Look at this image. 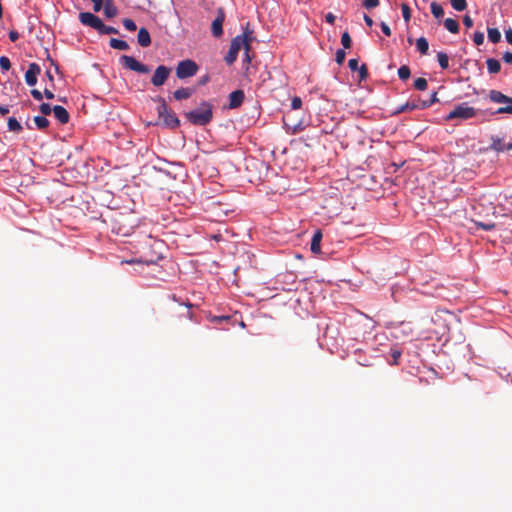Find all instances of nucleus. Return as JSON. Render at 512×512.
<instances>
[{
  "label": "nucleus",
  "mask_w": 512,
  "mask_h": 512,
  "mask_svg": "<svg viewBox=\"0 0 512 512\" xmlns=\"http://www.w3.org/2000/svg\"><path fill=\"white\" fill-rule=\"evenodd\" d=\"M252 34L253 31L249 29V23H247L243 34L232 39L229 51L225 56V61L228 65H232L236 61L238 53L242 47L246 51L250 50V45L253 40Z\"/></svg>",
  "instance_id": "f257e3e1"
},
{
  "label": "nucleus",
  "mask_w": 512,
  "mask_h": 512,
  "mask_svg": "<svg viewBox=\"0 0 512 512\" xmlns=\"http://www.w3.org/2000/svg\"><path fill=\"white\" fill-rule=\"evenodd\" d=\"M185 118L193 125L205 126L213 118V107L209 102L203 101L199 108L185 113Z\"/></svg>",
  "instance_id": "f03ea898"
},
{
  "label": "nucleus",
  "mask_w": 512,
  "mask_h": 512,
  "mask_svg": "<svg viewBox=\"0 0 512 512\" xmlns=\"http://www.w3.org/2000/svg\"><path fill=\"white\" fill-rule=\"evenodd\" d=\"M156 101L159 103L157 112L163 125L171 129L177 128L180 125V120L174 112L168 109L165 99L161 96H158Z\"/></svg>",
  "instance_id": "7ed1b4c3"
},
{
  "label": "nucleus",
  "mask_w": 512,
  "mask_h": 512,
  "mask_svg": "<svg viewBox=\"0 0 512 512\" xmlns=\"http://www.w3.org/2000/svg\"><path fill=\"white\" fill-rule=\"evenodd\" d=\"M476 114L477 111L475 108L468 106L467 103H462L460 105L455 106L454 109L449 112L445 119L447 121H451L454 119L467 120L475 117Z\"/></svg>",
  "instance_id": "20e7f679"
},
{
  "label": "nucleus",
  "mask_w": 512,
  "mask_h": 512,
  "mask_svg": "<svg viewBox=\"0 0 512 512\" xmlns=\"http://www.w3.org/2000/svg\"><path fill=\"white\" fill-rule=\"evenodd\" d=\"M134 226L128 221V218L120 215L118 218H114L112 222V231L120 236H129L132 234Z\"/></svg>",
  "instance_id": "39448f33"
},
{
  "label": "nucleus",
  "mask_w": 512,
  "mask_h": 512,
  "mask_svg": "<svg viewBox=\"0 0 512 512\" xmlns=\"http://www.w3.org/2000/svg\"><path fill=\"white\" fill-rule=\"evenodd\" d=\"M198 71V65L190 59L180 61L176 67V76L186 79L194 76Z\"/></svg>",
  "instance_id": "423d86ee"
},
{
  "label": "nucleus",
  "mask_w": 512,
  "mask_h": 512,
  "mask_svg": "<svg viewBox=\"0 0 512 512\" xmlns=\"http://www.w3.org/2000/svg\"><path fill=\"white\" fill-rule=\"evenodd\" d=\"M120 62L124 68L135 71L137 73L147 74L150 72V69L147 65L140 63L132 56L122 55L120 57Z\"/></svg>",
  "instance_id": "0eeeda50"
},
{
  "label": "nucleus",
  "mask_w": 512,
  "mask_h": 512,
  "mask_svg": "<svg viewBox=\"0 0 512 512\" xmlns=\"http://www.w3.org/2000/svg\"><path fill=\"white\" fill-rule=\"evenodd\" d=\"M170 74H171V68H169L165 65H160L156 68V70L151 78V83L156 87H160V86L164 85V83L169 78Z\"/></svg>",
  "instance_id": "6e6552de"
},
{
  "label": "nucleus",
  "mask_w": 512,
  "mask_h": 512,
  "mask_svg": "<svg viewBox=\"0 0 512 512\" xmlns=\"http://www.w3.org/2000/svg\"><path fill=\"white\" fill-rule=\"evenodd\" d=\"M225 21V11L223 8L217 9V16L211 24L212 35L219 38L223 35V23Z\"/></svg>",
  "instance_id": "1a4fd4ad"
},
{
  "label": "nucleus",
  "mask_w": 512,
  "mask_h": 512,
  "mask_svg": "<svg viewBox=\"0 0 512 512\" xmlns=\"http://www.w3.org/2000/svg\"><path fill=\"white\" fill-rule=\"evenodd\" d=\"M79 19H80V22L83 24V25H86V26H89V27H92L94 28L95 30L98 31V28L102 22V20L94 15L93 13L91 12H82L79 14Z\"/></svg>",
  "instance_id": "9d476101"
},
{
  "label": "nucleus",
  "mask_w": 512,
  "mask_h": 512,
  "mask_svg": "<svg viewBox=\"0 0 512 512\" xmlns=\"http://www.w3.org/2000/svg\"><path fill=\"white\" fill-rule=\"evenodd\" d=\"M40 72V66L36 63H31L25 73V81L27 85L34 86L37 83V76Z\"/></svg>",
  "instance_id": "9b49d317"
},
{
  "label": "nucleus",
  "mask_w": 512,
  "mask_h": 512,
  "mask_svg": "<svg viewBox=\"0 0 512 512\" xmlns=\"http://www.w3.org/2000/svg\"><path fill=\"white\" fill-rule=\"evenodd\" d=\"M491 145L490 149L496 151V152H504V151H511L512 150V142L505 143L503 139L492 136L491 137Z\"/></svg>",
  "instance_id": "f8f14e48"
},
{
  "label": "nucleus",
  "mask_w": 512,
  "mask_h": 512,
  "mask_svg": "<svg viewBox=\"0 0 512 512\" xmlns=\"http://www.w3.org/2000/svg\"><path fill=\"white\" fill-rule=\"evenodd\" d=\"M245 98L242 90H235L229 95V108L236 109L241 106Z\"/></svg>",
  "instance_id": "ddd939ff"
},
{
  "label": "nucleus",
  "mask_w": 512,
  "mask_h": 512,
  "mask_svg": "<svg viewBox=\"0 0 512 512\" xmlns=\"http://www.w3.org/2000/svg\"><path fill=\"white\" fill-rule=\"evenodd\" d=\"M489 99L494 103L512 104V97H508L498 90H490Z\"/></svg>",
  "instance_id": "4468645a"
},
{
  "label": "nucleus",
  "mask_w": 512,
  "mask_h": 512,
  "mask_svg": "<svg viewBox=\"0 0 512 512\" xmlns=\"http://www.w3.org/2000/svg\"><path fill=\"white\" fill-rule=\"evenodd\" d=\"M53 114H54V117L61 123V124H66L68 123L69 121V113L68 111L63 107V106H60V105H56L53 107Z\"/></svg>",
  "instance_id": "2eb2a0df"
},
{
  "label": "nucleus",
  "mask_w": 512,
  "mask_h": 512,
  "mask_svg": "<svg viewBox=\"0 0 512 512\" xmlns=\"http://www.w3.org/2000/svg\"><path fill=\"white\" fill-rule=\"evenodd\" d=\"M194 92H195L194 88L183 87V88H179L176 91H174L173 97L178 101H182V100L190 98L194 94Z\"/></svg>",
  "instance_id": "dca6fc26"
},
{
  "label": "nucleus",
  "mask_w": 512,
  "mask_h": 512,
  "mask_svg": "<svg viewBox=\"0 0 512 512\" xmlns=\"http://www.w3.org/2000/svg\"><path fill=\"white\" fill-rule=\"evenodd\" d=\"M138 44L141 47H148L151 44V37L148 30L144 27L140 28L137 35Z\"/></svg>",
  "instance_id": "f3484780"
},
{
  "label": "nucleus",
  "mask_w": 512,
  "mask_h": 512,
  "mask_svg": "<svg viewBox=\"0 0 512 512\" xmlns=\"http://www.w3.org/2000/svg\"><path fill=\"white\" fill-rule=\"evenodd\" d=\"M321 240H322V232L320 230H316L311 240V252L314 254H319L321 252Z\"/></svg>",
  "instance_id": "a211bd4d"
},
{
  "label": "nucleus",
  "mask_w": 512,
  "mask_h": 512,
  "mask_svg": "<svg viewBox=\"0 0 512 512\" xmlns=\"http://www.w3.org/2000/svg\"><path fill=\"white\" fill-rule=\"evenodd\" d=\"M486 64H487V69H488L489 73H491V74H496L501 69V64L497 59L489 58V59H487Z\"/></svg>",
  "instance_id": "6ab92c4d"
},
{
  "label": "nucleus",
  "mask_w": 512,
  "mask_h": 512,
  "mask_svg": "<svg viewBox=\"0 0 512 512\" xmlns=\"http://www.w3.org/2000/svg\"><path fill=\"white\" fill-rule=\"evenodd\" d=\"M109 44H110V47H112L113 49H117V50H128L129 49V44L124 40L111 38L109 41Z\"/></svg>",
  "instance_id": "aec40b11"
},
{
  "label": "nucleus",
  "mask_w": 512,
  "mask_h": 512,
  "mask_svg": "<svg viewBox=\"0 0 512 512\" xmlns=\"http://www.w3.org/2000/svg\"><path fill=\"white\" fill-rule=\"evenodd\" d=\"M444 26L445 28L453 33V34H456L459 32V23L455 20V19H452V18H447L445 21H444Z\"/></svg>",
  "instance_id": "412c9836"
},
{
  "label": "nucleus",
  "mask_w": 512,
  "mask_h": 512,
  "mask_svg": "<svg viewBox=\"0 0 512 512\" xmlns=\"http://www.w3.org/2000/svg\"><path fill=\"white\" fill-rule=\"evenodd\" d=\"M417 50L422 54H427L429 50V43L425 37H420L416 41Z\"/></svg>",
  "instance_id": "4be33fe9"
},
{
  "label": "nucleus",
  "mask_w": 512,
  "mask_h": 512,
  "mask_svg": "<svg viewBox=\"0 0 512 512\" xmlns=\"http://www.w3.org/2000/svg\"><path fill=\"white\" fill-rule=\"evenodd\" d=\"M9 131L19 133L22 131V125L15 117H10L7 122Z\"/></svg>",
  "instance_id": "5701e85b"
},
{
  "label": "nucleus",
  "mask_w": 512,
  "mask_h": 512,
  "mask_svg": "<svg viewBox=\"0 0 512 512\" xmlns=\"http://www.w3.org/2000/svg\"><path fill=\"white\" fill-rule=\"evenodd\" d=\"M431 13L436 19H441L444 16V10L442 6L437 2L431 3Z\"/></svg>",
  "instance_id": "b1692460"
},
{
  "label": "nucleus",
  "mask_w": 512,
  "mask_h": 512,
  "mask_svg": "<svg viewBox=\"0 0 512 512\" xmlns=\"http://www.w3.org/2000/svg\"><path fill=\"white\" fill-rule=\"evenodd\" d=\"M191 306L190 305H187V306H182V305H179L178 306V310L179 312L176 313L178 316L180 317H183L185 319H188L190 320L192 318V312H191Z\"/></svg>",
  "instance_id": "393cba45"
},
{
  "label": "nucleus",
  "mask_w": 512,
  "mask_h": 512,
  "mask_svg": "<svg viewBox=\"0 0 512 512\" xmlns=\"http://www.w3.org/2000/svg\"><path fill=\"white\" fill-rule=\"evenodd\" d=\"M34 123L40 130H44L49 126V120L44 116H35Z\"/></svg>",
  "instance_id": "a878e982"
},
{
  "label": "nucleus",
  "mask_w": 512,
  "mask_h": 512,
  "mask_svg": "<svg viewBox=\"0 0 512 512\" xmlns=\"http://www.w3.org/2000/svg\"><path fill=\"white\" fill-rule=\"evenodd\" d=\"M488 39L492 43H498L501 39V33L497 28H488Z\"/></svg>",
  "instance_id": "bb28decb"
},
{
  "label": "nucleus",
  "mask_w": 512,
  "mask_h": 512,
  "mask_svg": "<svg viewBox=\"0 0 512 512\" xmlns=\"http://www.w3.org/2000/svg\"><path fill=\"white\" fill-rule=\"evenodd\" d=\"M437 60L442 69H447L449 67V57L445 52H438Z\"/></svg>",
  "instance_id": "cd10ccee"
},
{
  "label": "nucleus",
  "mask_w": 512,
  "mask_h": 512,
  "mask_svg": "<svg viewBox=\"0 0 512 512\" xmlns=\"http://www.w3.org/2000/svg\"><path fill=\"white\" fill-rule=\"evenodd\" d=\"M98 32L100 34H118L119 31L118 29H116L115 27H112V26H107L103 23V21L101 22L99 28H98Z\"/></svg>",
  "instance_id": "c85d7f7f"
},
{
  "label": "nucleus",
  "mask_w": 512,
  "mask_h": 512,
  "mask_svg": "<svg viewBox=\"0 0 512 512\" xmlns=\"http://www.w3.org/2000/svg\"><path fill=\"white\" fill-rule=\"evenodd\" d=\"M118 14V9L115 5H104V15L107 18H114Z\"/></svg>",
  "instance_id": "c756f323"
},
{
  "label": "nucleus",
  "mask_w": 512,
  "mask_h": 512,
  "mask_svg": "<svg viewBox=\"0 0 512 512\" xmlns=\"http://www.w3.org/2000/svg\"><path fill=\"white\" fill-rule=\"evenodd\" d=\"M419 106H420V101L418 103L407 102L405 105H402L401 107H399L397 112L400 113V112H405L408 110L411 111L414 109H423L422 107H419Z\"/></svg>",
  "instance_id": "7c9ffc66"
},
{
  "label": "nucleus",
  "mask_w": 512,
  "mask_h": 512,
  "mask_svg": "<svg viewBox=\"0 0 512 512\" xmlns=\"http://www.w3.org/2000/svg\"><path fill=\"white\" fill-rule=\"evenodd\" d=\"M410 75H411V71L407 65H402L398 69V76L401 80H403V81L408 80Z\"/></svg>",
  "instance_id": "2f4dec72"
},
{
  "label": "nucleus",
  "mask_w": 512,
  "mask_h": 512,
  "mask_svg": "<svg viewBox=\"0 0 512 512\" xmlns=\"http://www.w3.org/2000/svg\"><path fill=\"white\" fill-rule=\"evenodd\" d=\"M450 3L456 11H464L467 7L466 0H450Z\"/></svg>",
  "instance_id": "473e14b6"
},
{
  "label": "nucleus",
  "mask_w": 512,
  "mask_h": 512,
  "mask_svg": "<svg viewBox=\"0 0 512 512\" xmlns=\"http://www.w3.org/2000/svg\"><path fill=\"white\" fill-rule=\"evenodd\" d=\"M427 86H428V83L425 78L419 77V78L415 79V81H414V87H415V89H417L419 91L426 90Z\"/></svg>",
  "instance_id": "72a5a7b5"
},
{
  "label": "nucleus",
  "mask_w": 512,
  "mask_h": 512,
  "mask_svg": "<svg viewBox=\"0 0 512 512\" xmlns=\"http://www.w3.org/2000/svg\"><path fill=\"white\" fill-rule=\"evenodd\" d=\"M438 101H439V99L437 97V92H434V93H432V95L428 101H420L419 107H422L423 109H425V108L430 107L431 105H433L434 103H436Z\"/></svg>",
  "instance_id": "f704fd0d"
},
{
  "label": "nucleus",
  "mask_w": 512,
  "mask_h": 512,
  "mask_svg": "<svg viewBox=\"0 0 512 512\" xmlns=\"http://www.w3.org/2000/svg\"><path fill=\"white\" fill-rule=\"evenodd\" d=\"M341 44L344 49H349L352 45L350 34L347 31L343 32L341 35Z\"/></svg>",
  "instance_id": "c9c22d12"
},
{
  "label": "nucleus",
  "mask_w": 512,
  "mask_h": 512,
  "mask_svg": "<svg viewBox=\"0 0 512 512\" xmlns=\"http://www.w3.org/2000/svg\"><path fill=\"white\" fill-rule=\"evenodd\" d=\"M401 10H402V16H403L405 22L408 23L410 21V19H411V9H410V7L407 4L402 3L401 4Z\"/></svg>",
  "instance_id": "e433bc0d"
},
{
  "label": "nucleus",
  "mask_w": 512,
  "mask_h": 512,
  "mask_svg": "<svg viewBox=\"0 0 512 512\" xmlns=\"http://www.w3.org/2000/svg\"><path fill=\"white\" fill-rule=\"evenodd\" d=\"M475 225L477 227H480L481 229H483L485 231H491V230H493L496 227L495 223H493V222H479V221H475Z\"/></svg>",
  "instance_id": "4c0bfd02"
},
{
  "label": "nucleus",
  "mask_w": 512,
  "mask_h": 512,
  "mask_svg": "<svg viewBox=\"0 0 512 512\" xmlns=\"http://www.w3.org/2000/svg\"><path fill=\"white\" fill-rule=\"evenodd\" d=\"M0 67L4 71H8L11 68V62L8 57H6V56L0 57Z\"/></svg>",
  "instance_id": "58836bf2"
},
{
  "label": "nucleus",
  "mask_w": 512,
  "mask_h": 512,
  "mask_svg": "<svg viewBox=\"0 0 512 512\" xmlns=\"http://www.w3.org/2000/svg\"><path fill=\"white\" fill-rule=\"evenodd\" d=\"M495 114H512V104L503 105V107L498 108Z\"/></svg>",
  "instance_id": "ea45409f"
},
{
  "label": "nucleus",
  "mask_w": 512,
  "mask_h": 512,
  "mask_svg": "<svg viewBox=\"0 0 512 512\" xmlns=\"http://www.w3.org/2000/svg\"><path fill=\"white\" fill-rule=\"evenodd\" d=\"M123 25L128 31H135L137 29L136 24L132 19H124Z\"/></svg>",
  "instance_id": "a19ab883"
},
{
  "label": "nucleus",
  "mask_w": 512,
  "mask_h": 512,
  "mask_svg": "<svg viewBox=\"0 0 512 512\" xmlns=\"http://www.w3.org/2000/svg\"><path fill=\"white\" fill-rule=\"evenodd\" d=\"M346 53L343 49H338L336 52L335 61L337 64L341 65L345 61Z\"/></svg>",
  "instance_id": "79ce46f5"
},
{
  "label": "nucleus",
  "mask_w": 512,
  "mask_h": 512,
  "mask_svg": "<svg viewBox=\"0 0 512 512\" xmlns=\"http://www.w3.org/2000/svg\"><path fill=\"white\" fill-rule=\"evenodd\" d=\"M473 41L476 45H482L484 42V34L480 31H477L473 35Z\"/></svg>",
  "instance_id": "37998d69"
},
{
  "label": "nucleus",
  "mask_w": 512,
  "mask_h": 512,
  "mask_svg": "<svg viewBox=\"0 0 512 512\" xmlns=\"http://www.w3.org/2000/svg\"><path fill=\"white\" fill-rule=\"evenodd\" d=\"M40 109V112L43 114V115H49L52 111H53V108L50 106V104L48 103H42L39 107Z\"/></svg>",
  "instance_id": "c03bdc74"
},
{
  "label": "nucleus",
  "mask_w": 512,
  "mask_h": 512,
  "mask_svg": "<svg viewBox=\"0 0 512 512\" xmlns=\"http://www.w3.org/2000/svg\"><path fill=\"white\" fill-rule=\"evenodd\" d=\"M379 3H380L379 0H364L363 6L366 9H373V8L377 7L379 5Z\"/></svg>",
  "instance_id": "a18cd8bd"
},
{
  "label": "nucleus",
  "mask_w": 512,
  "mask_h": 512,
  "mask_svg": "<svg viewBox=\"0 0 512 512\" xmlns=\"http://www.w3.org/2000/svg\"><path fill=\"white\" fill-rule=\"evenodd\" d=\"M358 71H359L360 80H365L368 77V69L365 64L360 66Z\"/></svg>",
  "instance_id": "49530a36"
},
{
  "label": "nucleus",
  "mask_w": 512,
  "mask_h": 512,
  "mask_svg": "<svg viewBox=\"0 0 512 512\" xmlns=\"http://www.w3.org/2000/svg\"><path fill=\"white\" fill-rule=\"evenodd\" d=\"M302 106V100L299 97H294L291 102V107L294 110L300 109Z\"/></svg>",
  "instance_id": "de8ad7c7"
},
{
  "label": "nucleus",
  "mask_w": 512,
  "mask_h": 512,
  "mask_svg": "<svg viewBox=\"0 0 512 512\" xmlns=\"http://www.w3.org/2000/svg\"><path fill=\"white\" fill-rule=\"evenodd\" d=\"M348 66L349 68L352 70V71H356L359 69V62H358V59H350L349 62H348Z\"/></svg>",
  "instance_id": "09e8293b"
},
{
  "label": "nucleus",
  "mask_w": 512,
  "mask_h": 512,
  "mask_svg": "<svg viewBox=\"0 0 512 512\" xmlns=\"http://www.w3.org/2000/svg\"><path fill=\"white\" fill-rule=\"evenodd\" d=\"M391 356H392V358H393V363H392V364H395V365H396V364H397L398 359H399V358H400V356H401V351H400V350H398V349H392V351H391Z\"/></svg>",
  "instance_id": "8fccbe9b"
},
{
  "label": "nucleus",
  "mask_w": 512,
  "mask_h": 512,
  "mask_svg": "<svg viewBox=\"0 0 512 512\" xmlns=\"http://www.w3.org/2000/svg\"><path fill=\"white\" fill-rule=\"evenodd\" d=\"M463 24L467 27V28H471L473 26V20L472 18L469 16V15H465L463 17Z\"/></svg>",
  "instance_id": "3c124183"
},
{
  "label": "nucleus",
  "mask_w": 512,
  "mask_h": 512,
  "mask_svg": "<svg viewBox=\"0 0 512 512\" xmlns=\"http://www.w3.org/2000/svg\"><path fill=\"white\" fill-rule=\"evenodd\" d=\"M31 95L33 96L34 99H36L38 101L42 100V98H43V94L37 89H32Z\"/></svg>",
  "instance_id": "603ef678"
},
{
  "label": "nucleus",
  "mask_w": 512,
  "mask_h": 512,
  "mask_svg": "<svg viewBox=\"0 0 512 512\" xmlns=\"http://www.w3.org/2000/svg\"><path fill=\"white\" fill-rule=\"evenodd\" d=\"M502 59L505 63L512 64V52H505Z\"/></svg>",
  "instance_id": "864d4df0"
},
{
  "label": "nucleus",
  "mask_w": 512,
  "mask_h": 512,
  "mask_svg": "<svg viewBox=\"0 0 512 512\" xmlns=\"http://www.w3.org/2000/svg\"><path fill=\"white\" fill-rule=\"evenodd\" d=\"M380 26H381L382 32L386 36H390L391 35V29H390V27L385 22H382Z\"/></svg>",
  "instance_id": "5fc2aeb1"
},
{
  "label": "nucleus",
  "mask_w": 512,
  "mask_h": 512,
  "mask_svg": "<svg viewBox=\"0 0 512 512\" xmlns=\"http://www.w3.org/2000/svg\"><path fill=\"white\" fill-rule=\"evenodd\" d=\"M9 39L12 42H16L19 39V33L15 30L9 32Z\"/></svg>",
  "instance_id": "6e6d98bb"
},
{
  "label": "nucleus",
  "mask_w": 512,
  "mask_h": 512,
  "mask_svg": "<svg viewBox=\"0 0 512 512\" xmlns=\"http://www.w3.org/2000/svg\"><path fill=\"white\" fill-rule=\"evenodd\" d=\"M335 19H336L335 15L333 13H331V12L327 13L326 16H325V20L329 24H333Z\"/></svg>",
  "instance_id": "4d7b16f0"
},
{
  "label": "nucleus",
  "mask_w": 512,
  "mask_h": 512,
  "mask_svg": "<svg viewBox=\"0 0 512 512\" xmlns=\"http://www.w3.org/2000/svg\"><path fill=\"white\" fill-rule=\"evenodd\" d=\"M103 1H98L93 3V10L95 12H99L102 9Z\"/></svg>",
  "instance_id": "13d9d810"
},
{
  "label": "nucleus",
  "mask_w": 512,
  "mask_h": 512,
  "mask_svg": "<svg viewBox=\"0 0 512 512\" xmlns=\"http://www.w3.org/2000/svg\"><path fill=\"white\" fill-rule=\"evenodd\" d=\"M505 37L507 42L512 45V29H509L505 32Z\"/></svg>",
  "instance_id": "bf43d9fd"
},
{
  "label": "nucleus",
  "mask_w": 512,
  "mask_h": 512,
  "mask_svg": "<svg viewBox=\"0 0 512 512\" xmlns=\"http://www.w3.org/2000/svg\"><path fill=\"white\" fill-rule=\"evenodd\" d=\"M44 96H45L47 99L51 100V99H53V98H54V93H53L51 90H49V89H45V90H44Z\"/></svg>",
  "instance_id": "052dcab7"
},
{
  "label": "nucleus",
  "mask_w": 512,
  "mask_h": 512,
  "mask_svg": "<svg viewBox=\"0 0 512 512\" xmlns=\"http://www.w3.org/2000/svg\"><path fill=\"white\" fill-rule=\"evenodd\" d=\"M364 21L365 23L367 24V26L371 27L373 25V20L370 16H368L367 14H364Z\"/></svg>",
  "instance_id": "680f3d73"
},
{
  "label": "nucleus",
  "mask_w": 512,
  "mask_h": 512,
  "mask_svg": "<svg viewBox=\"0 0 512 512\" xmlns=\"http://www.w3.org/2000/svg\"><path fill=\"white\" fill-rule=\"evenodd\" d=\"M9 107L8 106H3V105H0V114L2 115H6L9 113Z\"/></svg>",
  "instance_id": "e2e57ef3"
},
{
  "label": "nucleus",
  "mask_w": 512,
  "mask_h": 512,
  "mask_svg": "<svg viewBox=\"0 0 512 512\" xmlns=\"http://www.w3.org/2000/svg\"><path fill=\"white\" fill-rule=\"evenodd\" d=\"M208 81H209V76H208V75H205L204 77H202V78L199 80V84H200V85H204V84H206Z\"/></svg>",
  "instance_id": "0e129e2a"
},
{
  "label": "nucleus",
  "mask_w": 512,
  "mask_h": 512,
  "mask_svg": "<svg viewBox=\"0 0 512 512\" xmlns=\"http://www.w3.org/2000/svg\"><path fill=\"white\" fill-rule=\"evenodd\" d=\"M135 262H136V260L131 259V260H124V261H121V264H124V263H126V264H132V263H135Z\"/></svg>",
  "instance_id": "69168bd1"
},
{
  "label": "nucleus",
  "mask_w": 512,
  "mask_h": 512,
  "mask_svg": "<svg viewBox=\"0 0 512 512\" xmlns=\"http://www.w3.org/2000/svg\"><path fill=\"white\" fill-rule=\"evenodd\" d=\"M104 5H114L113 0H103Z\"/></svg>",
  "instance_id": "338daca9"
},
{
  "label": "nucleus",
  "mask_w": 512,
  "mask_h": 512,
  "mask_svg": "<svg viewBox=\"0 0 512 512\" xmlns=\"http://www.w3.org/2000/svg\"><path fill=\"white\" fill-rule=\"evenodd\" d=\"M46 75H47V77L49 78L50 81H53V76H52L50 71H47Z\"/></svg>",
  "instance_id": "774afa93"
}]
</instances>
